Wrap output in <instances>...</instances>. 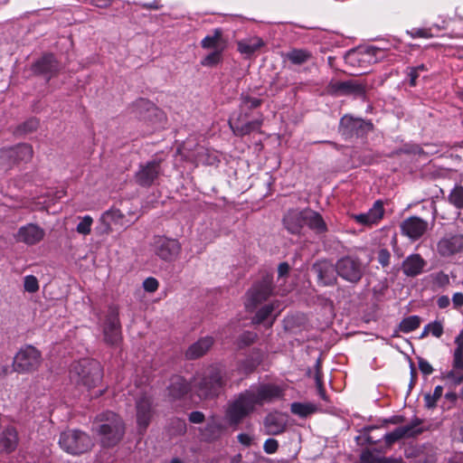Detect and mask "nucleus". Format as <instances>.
Masks as SVG:
<instances>
[{
  "mask_svg": "<svg viewBox=\"0 0 463 463\" xmlns=\"http://www.w3.org/2000/svg\"><path fill=\"white\" fill-rule=\"evenodd\" d=\"M427 329L434 336L439 337L443 333V326L439 322H433L427 325Z\"/></svg>",
  "mask_w": 463,
  "mask_h": 463,
  "instance_id": "52",
  "label": "nucleus"
},
{
  "mask_svg": "<svg viewBox=\"0 0 463 463\" xmlns=\"http://www.w3.org/2000/svg\"><path fill=\"white\" fill-rule=\"evenodd\" d=\"M96 431L104 447L117 445L124 436L125 424L122 419L112 411H106L97 418Z\"/></svg>",
  "mask_w": 463,
  "mask_h": 463,
  "instance_id": "2",
  "label": "nucleus"
},
{
  "mask_svg": "<svg viewBox=\"0 0 463 463\" xmlns=\"http://www.w3.org/2000/svg\"><path fill=\"white\" fill-rule=\"evenodd\" d=\"M449 201L457 208H463V187L456 186L449 195Z\"/></svg>",
  "mask_w": 463,
  "mask_h": 463,
  "instance_id": "41",
  "label": "nucleus"
},
{
  "mask_svg": "<svg viewBox=\"0 0 463 463\" xmlns=\"http://www.w3.org/2000/svg\"><path fill=\"white\" fill-rule=\"evenodd\" d=\"M452 302L455 307H460L463 306V293L457 292L452 297Z\"/></svg>",
  "mask_w": 463,
  "mask_h": 463,
  "instance_id": "62",
  "label": "nucleus"
},
{
  "mask_svg": "<svg viewBox=\"0 0 463 463\" xmlns=\"http://www.w3.org/2000/svg\"><path fill=\"white\" fill-rule=\"evenodd\" d=\"M380 54H383V51L380 48L369 46L356 52H349L345 56V61L352 66L357 65L361 68L359 73L363 74L365 73V70L369 64L375 63L379 61Z\"/></svg>",
  "mask_w": 463,
  "mask_h": 463,
  "instance_id": "10",
  "label": "nucleus"
},
{
  "mask_svg": "<svg viewBox=\"0 0 463 463\" xmlns=\"http://www.w3.org/2000/svg\"><path fill=\"white\" fill-rule=\"evenodd\" d=\"M189 420L193 423H202L204 420V415L201 411H193L189 415Z\"/></svg>",
  "mask_w": 463,
  "mask_h": 463,
  "instance_id": "55",
  "label": "nucleus"
},
{
  "mask_svg": "<svg viewBox=\"0 0 463 463\" xmlns=\"http://www.w3.org/2000/svg\"><path fill=\"white\" fill-rule=\"evenodd\" d=\"M286 57L293 64L301 65L311 59L312 53L305 49H293L286 54Z\"/></svg>",
  "mask_w": 463,
  "mask_h": 463,
  "instance_id": "36",
  "label": "nucleus"
},
{
  "mask_svg": "<svg viewBox=\"0 0 463 463\" xmlns=\"http://www.w3.org/2000/svg\"><path fill=\"white\" fill-rule=\"evenodd\" d=\"M24 290L29 293H35L39 289V282L36 277L27 275L24 279Z\"/></svg>",
  "mask_w": 463,
  "mask_h": 463,
  "instance_id": "44",
  "label": "nucleus"
},
{
  "mask_svg": "<svg viewBox=\"0 0 463 463\" xmlns=\"http://www.w3.org/2000/svg\"><path fill=\"white\" fill-rule=\"evenodd\" d=\"M336 88L345 93H352L356 96H363L364 94V86L354 80L338 82Z\"/></svg>",
  "mask_w": 463,
  "mask_h": 463,
  "instance_id": "37",
  "label": "nucleus"
},
{
  "mask_svg": "<svg viewBox=\"0 0 463 463\" xmlns=\"http://www.w3.org/2000/svg\"><path fill=\"white\" fill-rule=\"evenodd\" d=\"M428 228V222L418 216L408 217L401 224L402 233L412 241L420 239Z\"/></svg>",
  "mask_w": 463,
  "mask_h": 463,
  "instance_id": "17",
  "label": "nucleus"
},
{
  "mask_svg": "<svg viewBox=\"0 0 463 463\" xmlns=\"http://www.w3.org/2000/svg\"><path fill=\"white\" fill-rule=\"evenodd\" d=\"M193 160L197 165H213L216 162H218L217 156L203 146L197 147L196 153L194 156Z\"/></svg>",
  "mask_w": 463,
  "mask_h": 463,
  "instance_id": "35",
  "label": "nucleus"
},
{
  "mask_svg": "<svg viewBox=\"0 0 463 463\" xmlns=\"http://www.w3.org/2000/svg\"><path fill=\"white\" fill-rule=\"evenodd\" d=\"M33 157V147L27 144H19L0 150V168L6 171L15 164L28 162Z\"/></svg>",
  "mask_w": 463,
  "mask_h": 463,
  "instance_id": "8",
  "label": "nucleus"
},
{
  "mask_svg": "<svg viewBox=\"0 0 463 463\" xmlns=\"http://www.w3.org/2000/svg\"><path fill=\"white\" fill-rule=\"evenodd\" d=\"M461 337L462 335H460L456 338V343L458 346L454 351L453 367L457 370H463V346L460 342Z\"/></svg>",
  "mask_w": 463,
  "mask_h": 463,
  "instance_id": "40",
  "label": "nucleus"
},
{
  "mask_svg": "<svg viewBox=\"0 0 463 463\" xmlns=\"http://www.w3.org/2000/svg\"><path fill=\"white\" fill-rule=\"evenodd\" d=\"M450 303V299L447 296H441L438 298L437 304L439 308L447 307Z\"/></svg>",
  "mask_w": 463,
  "mask_h": 463,
  "instance_id": "64",
  "label": "nucleus"
},
{
  "mask_svg": "<svg viewBox=\"0 0 463 463\" xmlns=\"http://www.w3.org/2000/svg\"><path fill=\"white\" fill-rule=\"evenodd\" d=\"M420 318L418 316L405 317L400 323V330L403 333H410L420 326Z\"/></svg>",
  "mask_w": 463,
  "mask_h": 463,
  "instance_id": "39",
  "label": "nucleus"
},
{
  "mask_svg": "<svg viewBox=\"0 0 463 463\" xmlns=\"http://www.w3.org/2000/svg\"><path fill=\"white\" fill-rule=\"evenodd\" d=\"M365 266L362 260L354 256L347 255L336 261V273L344 280L357 283L364 274Z\"/></svg>",
  "mask_w": 463,
  "mask_h": 463,
  "instance_id": "6",
  "label": "nucleus"
},
{
  "mask_svg": "<svg viewBox=\"0 0 463 463\" xmlns=\"http://www.w3.org/2000/svg\"><path fill=\"white\" fill-rule=\"evenodd\" d=\"M224 384L221 371L216 367L207 370L203 377L196 379L194 386L200 398L217 396Z\"/></svg>",
  "mask_w": 463,
  "mask_h": 463,
  "instance_id": "5",
  "label": "nucleus"
},
{
  "mask_svg": "<svg viewBox=\"0 0 463 463\" xmlns=\"http://www.w3.org/2000/svg\"><path fill=\"white\" fill-rule=\"evenodd\" d=\"M382 457L375 456L373 452L366 449L362 452L360 457L361 463H381Z\"/></svg>",
  "mask_w": 463,
  "mask_h": 463,
  "instance_id": "46",
  "label": "nucleus"
},
{
  "mask_svg": "<svg viewBox=\"0 0 463 463\" xmlns=\"http://www.w3.org/2000/svg\"><path fill=\"white\" fill-rule=\"evenodd\" d=\"M378 261L383 267H387L390 264L391 254L388 250L381 249L378 252Z\"/></svg>",
  "mask_w": 463,
  "mask_h": 463,
  "instance_id": "49",
  "label": "nucleus"
},
{
  "mask_svg": "<svg viewBox=\"0 0 463 463\" xmlns=\"http://www.w3.org/2000/svg\"><path fill=\"white\" fill-rule=\"evenodd\" d=\"M261 104V99L249 96L241 97V109L247 110L258 108Z\"/></svg>",
  "mask_w": 463,
  "mask_h": 463,
  "instance_id": "45",
  "label": "nucleus"
},
{
  "mask_svg": "<svg viewBox=\"0 0 463 463\" xmlns=\"http://www.w3.org/2000/svg\"><path fill=\"white\" fill-rule=\"evenodd\" d=\"M279 443L274 439H268L263 445V449L268 454H273L277 451Z\"/></svg>",
  "mask_w": 463,
  "mask_h": 463,
  "instance_id": "51",
  "label": "nucleus"
},
{
  "mask_svg": "<svg viewBox=\"0 0 463 463\" xmlns=\"http://www.w3.org/2000/svg\"><path fill=\"white\" fill-rule=\"evenodd\" d=\"M426 265V261L420 254H411L402 262V271L408 277L420 275Z\"/></svg>",
  "mask_w": 463,
  "mask_h": 463,
  "instance_id": "24",
  "label": "nucleus"
},
{
  "mask_svg": "<svg viewBox=\"0 0 463 463\" xmlns=\"http://www.w3.org/2000/svg\"><path fill=\"white\" fill-rule=\"evenodd\" d=\"M59 70V64L52 54H45L33 65V71L41 74H53Z\"/></svg>",
  "mask_w": 463,
  "mask_h": 463,
  "instance_id": "28",
  "label": "nucleus"
},
{
  "mask_svg": "<svg viewBox=\"0 0 463 463\" xmlns=\"http://www.w3.org/2000/svg\"><path fill=\"white\" fill-rule=\"evenodd\" d=\"M162 169L159 160H152L140 165L136 173L137 183L145 187L151 186L161 175Z\"/></svg>",
  "mask_w": 463,
  "mask_h": 463,
  "instance_id": "15",
  "label": "nucleus"
},
{
  "mask_svg": "<svg viewBox=\"0 0 463 463\" xmlns=\"http://www.w3.org/2000/svg\"><path fill=\"white\" fill-rule=\"evenodd\" d=\"M437 252L443 258H450L462 253L463 233L446 232L437 242Z\"/></svg>",
  "mask_w": 463,
  "mask_h": 463,
  "instance_id": "11",
  "label": "nucleus"
},
{
  "mask_svg": "<svg viewBox=\"0 0 463 463\" xmlns=\"http://www.w3.org/2000/svg\"><path fill=\"white\" fill-rule=\"evenodd\" d=\"M263 41L259 37L246 39L238 43V50L241 53L251 55L263 46Z\"/></svg>",
  "mask_w": 463,
  "mask_h": 463,
  "instance_id": "32",
  "label": "nucleus"
},
{
  "mask_svg": "<svg viewBox=\"0 0 463 463\" xmlns=\"http://www.w3.org/2000/svg\"><path fill=\"white\" fill-rule=\"evenodd\" d=\"M419 368L420 372L425 375H429L433 372V368L430 364L422 358L419 359Z\"/></svg>",
  "mask_w": 463,
  "mask_h": 463,
  "instance_id": "54",
  "label": "nucleus"
},
{
  "mask_svg": "<svg viewBox=\"0 0 463 463\" xmlns=\"http://www.w3.org/2000/svg\"><path fill=\"white\" fill-rule=\"evenodd\" d=\"M223 48H221L220 50H214L213 52L209 53L207 56H205L202 61L201 64L203 66L212 67L216 65L221 61V54Z\"/></svg>",
  "mask_w": 463,
  "mask_h": 463,
  "instance_id": "43",
  "label": "nucleus"
},
{
  "mask_svg": "<svg viewBox=\"0 0 463 463\" xmlns=\"http://www.w3.org/2000/svg\"><path fill=\"white\" fill-rule=\"evenodd\" d=\"M103 341L111 346H117L122 340L119 313L117 307L111 306L108 309L105 320L101 324Z\"/></svg>",
  "mask_w": 463,
  "mask_h": 463,
  "instance_id": "7",
  "label": "nucleus"
},
{
  "mask_svg": "<svg viewBox=\"0 0 463 463\" xmlns=\"http://www.w3.org/2000/svg\"><path fill=\"white\" fill-rule=\"evenodd\" d=\"M408 33L412 38H431L433 35L430 33V29H412L411 31L408 32Z\"/></svg>",
  "mask_w": 463,
  "mask_h": 463,
  "instance_id": "47",
  "label": "nucleus"
},
{
  "mask_svg": "<svg viewBox=\"0 0 463 463\" xmlns=\"http://www.w3.org/2000/svg\"><path fill=\"white\" fill-rule=\"evenodd\" d=\"M168 393L173 399H180L190 391L189 383L180 375H175L170 379L167 387Z\"/></svg>",
  "mask_w": 463,
  "mask_h": 463,
  "instance_id": "29",
  "label": "nucleus"
},
{
  "mask_svg": "<svg viewBox=\"0 0 463 463\" xmlns=\"http://www.w3.org/2000/svg\"><path fill=\"white\" fill-rule=\"evenodd\" d=\"M438 399H436L432 394L427 393L424 395V402L425 406L429 409H432L436 406Z\"/></svg>",
  "mask_w": 463,
  "mask_h": 463,
  "instance_id": "57",
  "label": "nucleus"
},
{
  "mask_svg": "<svg viewBox=\"0 0 463 463\" xmlns=\"http://www.w3.org/2000/svg\"><path fill=\"white\" fill-rule=\"evenodd\" d=\"M420 421L416 420L411 424L399 427L393 431L388 432L384 436V440L388 445L394 443L395 441L402 439L413 437L421 432V429L419 428Z\"/></svg>",
  "mask_w": 463,
  "mask_h": 463,
  "instance_id": "22",
  "label": "nucleus"
},
{
  "mask_svg": "<svg viewBox=\"0 0 463 463\" xmlns=\"http://www.w3.org/2000/svg\"><path fill=\"white\" fill-rule=\"evenodd\" d=\"M143 287L146 291L153 293L158 288V281L155 278H147L144 280Z\"/></svg>",
  "mask_w": 463,
  "mask_h": 463,
  "instance_id": "48",
  "label": "nucleus"
},
{
  "mask_svg": "<svg viewBox=\"0 0 463 463\" xmlns=\"http://www.w3.org/2000/svg\"><path fill=\"white\" fill-rule=\"evenodd\" d=\"M264 425L267 434L278 435L284 431L287 421L283 415L278 413H270L265 418Z\"/></svg>",
  "mask_w": 463,
  "mask_h": 463,
  "instance_id": "25",
  "label": "nucleus"
},
{
  "mask_svg": "<svg viewBox=\"0 0 463 463\" xmlns=\"http://www.w3.org/2000/svg\"><path fill=\"white\" fill-rule=\"evenodd\" d=\"M44 235V230L39 225L34 223H27L18 229L15 234V240L18 242H23L26 245L32 246L43 241Z\"/></svg>",
  "mask_w": 463,
  "mask_h": 463,
  "instance_id": "16",
  "label": "nucleus"
},
{
  "mask_svg": "<svg viewBox=\"0 0 463 463\" xmlns=\"http://www.w3.org/2000/svg\"><path fill=\"white\" fill-rule=\"evenodd\" d=\"M283 395L282 389L275 384L252 385L232 399L225 410V419L232 426H237L253 413L258 407L271 402Z\"/></svg>",
  "mask_w": 463,
  "mask_h": 463,
  "instance_id": "1",
  "label": "nucleus"
},
{
  "mask_svg": "<svg viewBox=\"0 0 463 463\" xmlns=\"http://www.w3.org/2000/svg\"><path fill=\"white\" fill-rule=\"evenodd\" d=\"M213 345V338L205 336L194 343L186 351V357L196 359L203 356Z\"/></svg>",
  "mask_w": 463,
  "mask_h": 463,
  "instance_id": "27",
  "label": "nucleus"
},
{
  "mask_svg": "<svg viewBox=\"0 0 463 463\" xmlns=\"http://www.w3.org/2000/svg\"><path fill=\"white\" fill-rule=\"evenodd\" d=\"M255 337H256V335L254 333L245 332L241 336V344L248 345L253 343Z\"/></svg>",
  "mask_w": 463,
  "mask_h": 463,
  "instance_id": "56",
  "label": "nucleus"
},
{
  "mask_svg": "<svg viewBox=\"0 0 463 463\" xmlns=\"http://www.w3.org/2000/svg\"><path fill=\"white\" fill-rule=\"evenodd\" d=\"M112 2L113 0H90V4L99 8H106L109 6Z\"/></svg>",
  "mask_w": 463,
  "mask_h": 463,
  "instance_id": "61",
  "label": "nucleus"
},
{
  "mask_svg": "<svg viewBox=\"0 0 463 463\" xmlns=\"http://www.w3.org/2000/svg\"><path fill=\"white\" fill-rule=\"evenodd\" d=\"M152 418V402L148 396H142L137 401V424L140 434L148 427Z\"/></svg>",
  "mask_w": 463,
  "mask_h": 463,
  "instance_id": "18",
  "label": "nucleus"
},
{
  "mask_svg": "<svg viewBox=\"0 0 463 463\" xmlns=\"http://www.w3.org/2000/svg\"><path fill=\"white\" fill-rule=\"evenodd\" d=\"M223 431L222 423L215 418H212L206 427L204 428L202 435L207 440H213L221 436Z\"/></svg>",
  "mask_w": 463,
  "mask_h": 463,
  "instance_id": "31",
  "label": "nucleus"
},
{
  "mask_svg": "<svg viewBox=\"0 0 463 463\" xmlns=\"http://www.w3.org/2000/svg\"><path fill=\"white\" fill-rule=\"evenodd\" d=\"M408 76L410 78V85L411 87L416 86L417 79L420 76V73L412 67L409 69Z\"/></svg>",
  "mask_w": 463,
  "mask_h": 463,
  "instance_id": "59",
  "label": "nucleus"
},
{
  "mask_svg": "<svg viewBox=\"0 0 463 463\" xmlns=\"http://www.w3.org/2000/svg\"><path fill=\"white\" fill-rule=\"evenodd\" d=\"M59 445L71 455H80L91 449L94 442L90 435L79 430H67L61 433Z\"/></svg>",
  "mask_w": 463,
  "mask_h": 463,
  "instance_id": "4",
  "label": "nucleus"
},
{
  "mask_svg": "<svg viewBox=\"0 0 463 463\" xmlns=\"http://www.w3.org/2000/svg\"><path fill=\"white\" fill-rule=\"evenodd\" d=\"M154 250L157 257L165 261L175 260L181 251V244L175 239L157 237L154 241Z\"/></svg>",
  "mask_w": 463,
  "mask_h": 463,
  "instance_id": "13",
  "label": "nucleus"
},
{
  "mask_svg": "<svg viewBox=\"0 0 463 463\" xmlns=\"http://www.w3.org/2000/svg\"><path fill=\"white\" fill-rule=\"evenodd\" d=\"M80 221L76 227L77 232L83 235L90 233L91 226L93 223L92 217L90 215H85L83 217H80Z\"/></svg>",
  "mask_w": 463,
  "mask_h": 463,
  "instance_id": "42",
  "label": "nucleus"
},
{
  "mask_svg": "<svg viewBox=\"0 0 463 463\" xmlns=\"http://www.w3.org/2000/svg\"><path fill=\"white\" fill-rule=\"evenodd\" d=\"M40 364V352L32 345H26L15 354L13 367L18 373H27L37 369Z\"/></svg>",
  "mask_w": 463,
  "mask_h": 463,
  "instance_id": "9",
  "label": "nucleus"
},
{
  "mask_svg": "<svg viewBox=\"0 0 463 463\" xmlns=\"http://www.w3.org/2000/svg\"><path fill=\"white\" fill-rule=\"evenodd\" d=\"M237 438L239 442L244 446H250L252 442V437L246 433H241Z\"/></svg>",
  "mask_w": 463,
  "mask_h": 463,
  "instance_id": "60",
  "label": "nucleus"
},
{
  "mask_svg": "<svg viewBox=\"0 0 463 463\" xmlns=\"http://www.w3.org/2000/svg\"><path fill=\"white\" fill-rule=\"evenodd\" d=\"M447 379L450 380L454 384L463 383V374L458 375L454 371H450L447 374Z\"/></svg>",
  "mask_w": 463,
  "mask_h": 463,
  "instance_id": "58",
  "label": "nucleus"
},
{
  "mask_svg": "<svg viewBox=\"0 0 463 463\" xmlns=\"http://www.w3.org/2000/svg\"><path fill=\"white\" fill-rule=\"evenodd\" d=\"M372 128L370 122L351 116H344L340 120L339 131L345 137L362 136Z\"/></svg>",
  "mask_w": 463,
  "mask_h": 463,
  "instance_id": "14",
  "label": "nucleus"
},
{
  "mask_svg": "<svg viewBox=\"0 0 463 463\" xmlns=\"http://www.w3.org/2000/svg\"><path fill=\"white\" fill-rule=\"evenodd\" d=\"M38 125H39V122L36 119L31 118L23 124L22 132H24V133L33 132L38 128Z\"/></svg>",
  "mask_w": 463,
  "mask_h": 463,
  "instance_id": "53",
  "label": "nucleus"
},
{
  "mask_svg": "<svg viewBox=\"0 0 463 463\" xmlns=\"http://www.w3.org/2000/svg\"><path fill=\"white\" fill-rule=\"evenodd\" d=\"M290 410L293 414L304 418L314 413L317 407L312 403L293 402Z\"/></svg>",
  "mask_w": 463,
  "mask_h": 463,
  "instance_id": "38",
  "label": "nucleus"
},
{
  "mask_svg": "<svg viewBox=\"0 0 463 463\" xmlns=\"http://www.w3.org/2000/svg\"><path fill=\"white\" fill-rule=\"evenodd\" d=\"M138 104L141 107L146 108V109H147V111L149 113V116L155 115V116H161V117H163L162 111L159 110L157 108H156L153 104L149 103L148 101H146L145 99H141V100H139Z\"/></svg>",
  "mask_w": 463,
  "mask_h": 463,
  "instance_id": "50",
  "label": "nucleus"
},
{
  "mask_svg": "<svg viewBox=\"0 0 463 463\" xmlns=\"http://www.w3.org/2000/svg\"><path fill=\"white\" fill-rule=\"evenodd\" d=\"M243 119L244 118H242L241 115H240L237 118H230L229 125L234 135L240 137L249 135L253 131L259 130L262 124L261 119H256L246 123L242 122Z\"/></svg>",
  "mask_w": 463,
  "mask_h": 463,
  "instance_id": "23",
  "label": "nucleus"
},
{
  "mask_svg": "<svg viewBox=\"0 0 463 463\" xmlns=\"http://www.w3.org/2000/svg\"><path fill=\"white\" fill-rule=\"evenodd\" d=\"M306 225L317 232L322 233L326 231V225L321 215L310 209L307 210V219Z\"/></svg>",
  "mask_w": 463,
  "mask_h": 463,
  "instance_id": "33",
  "label": "nucleus"
},
{
  "mask_svg": "<svg viewBox=\"0 0 463 463\" xmlns=\"http://www.w3.org/2000/svg\"><path fill=\"white\" fill-rule=\"evenodd\" d=\"M222 37V31L220 28H217L213 31V34L206 35L201 42V46L203 49H214L220 50L223 48L221 46Z\"/></svg>",
  "mask_w": 463,
  "mask_h": 463,
  "instance_id": "34",
  "label": "nucleus"
},
{
  "mask_svg": "<svg viewBox=\"0 0 463 463\" xmlns=\"http://www.w3.org/2000/svg\"><path fill=\"white\" fill-rule=\"evenodd\" d=\"M314 269L317 274L320 283L324 286H331L336 282V263L322 260L314 265Z\"/></svg>",
  "mask_w": 463,
  "mask_h": 463,
  "instance_id": "21",
  "label": "nucleus"
},
{
  "mask_svg": "<svg viewBox=\"0 0 463 463\" xmlns=\"http://www.w3.org/2000/svg\"><path fill=\"white\" fill-rule=\"evenodd\" d=\"M383 204L380 200H378L374 202L368 212L353 214L352 218L360 225L371 226L373 224H376L383 217Z\"/></svg>",
  "mask_w": 463,
  "mask_h": 463,
  "instance_id": "19",
  "label": "nucleus"
},
{
  "mask_svg": "<svg viewBox=\"0 0 463 463\" xmlns=\"http://www.w3.org/2000/svg\"><path fill=\"white\" fill-rule=\"evenodd\" d=\"M289 271V266L287 262H282L279 265V268H278V274H279V277H284L285 275H287Z\"/></svg>",
  "mask_w": 463,
  "mask_h": 463,
  "instance_id": "63",
  "label": "nucleus"
},
{
  "mask_svg": "<svg viewBox=\"0 0 463 463\" xmlns=\"http://www.w3.org/2000/svg\"><path fill=\"white\" fill-rule=\"evenodd\" d=\"M272 277L265 276L261 281L254 284L247 293L245 307L248 310H253L259 304L265 301L272 292Z\"/></svg>",
  "mask_w": 463,
  "mask_h": 463,
  "instance_id": "12",
  "label": "nucleus"
},
{
  "mask_svg": "<svg viewBox=\"0 0 463 463\" xmlns=\"http://www.w3.org/2000/svg\"><path fill=\"white\" fill-rule=\"evenodd\" d=\"M307 210L303 211L290 210L283 218L285 228L293 234H298L302 228L306 225L307 219Z\"/></svg>",
  "mask_w": 463,
  "mask_h": 463,
  "instance_id": "20",
  "label": "nucleus"
},
{
  "mask_svg": "<svg viewBox=\"0 0 463 463\" xmlns=\"http://www.w3.org/2000/svg\"><path fill=\"white\" fill-rule=\"evenodd\" d=\"M70 379L76 385H82L88 390L94 388L102 379L101 365L95 360L82 359L71 365Z\"/></svg>",
  "mask_w": 463,
  "mask_h": 463,
  "instance_id": "3",
  "label": "nucleus"
},
{
  "mask_svg": "<svg viewBox=\"0 0 463 463\" xmlns=\"http://www.w3.org/2000/svg\"><path fill=\"white\" fill-rule=\"evenodd\" d=\"M18 442L17 431L14 428H7L0 438V449L11 452L15 449Z\"/></svg>",
  "mask_w": 463,
  "mask_h": 463,
  "instance_id": "30",
  "label": "nucleus"
},
{
  "mask_svg": "<svg viewBox=\"0 0 463 463\" xmlns=\"http://www.w3.org/2000/svg\"><path fill=\"white\" fill-rule=\"evenodd\" d=\"M280 312L279 305L277 302H273L271 304L266 305L262 307L256 314L253 318V322L256 324H261L267 321L269 317L271 320L268 322L267 326H271L275 317Z\"/></svg>",
  "mask_w": 463,
  "mask_h": 463,
  "instance_id": "26",
  "label": "nucleus"
}]
</instances>
